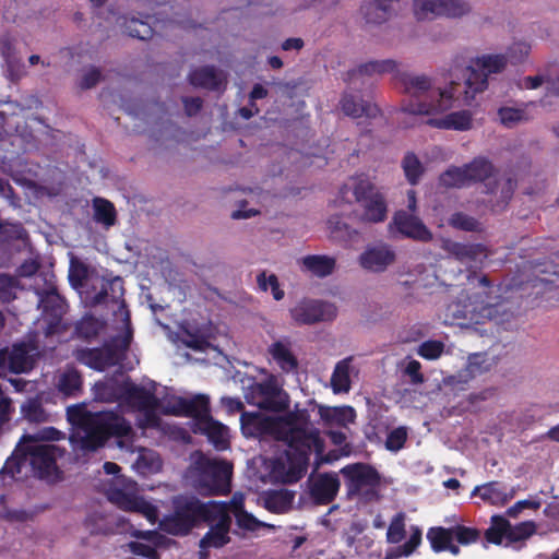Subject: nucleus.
<instances>
[{
  "label": "nucleus",
  "mask_w": 559,
  "mask_h": 559,
  "mask_svg": "<svg viewBox=\"0 0 559 559\" xmlns=\"http://www.w3.org/2000/svg\"><path fill=\"white\" fill-rule=\"evenodd\" d=\"M241 429L246 436L270 433L287 444L286 460L271 462L273 469L270 480L292 483L305 471L308 455L323 453L324 443L318 429L311 427L304 411L288 413L282 417H265L257 413L241 415Z\"/></svg>",
  "instance_id": "nucleus-1"
},
{
  "label": "nucleus",
  "mask_w": 559,
  "mask_h": 559,
  "mask_svg": "<svg viewBox=\"0 0 559 559\" xmlns=\"http://www.w3.org/2000/svg\"><path fill=\"white\" fill-rule=\"evenodd\" d=\"M154 403L147 408H138L143 418L140 425L144 428L158 427L159 418L156 412L166 415H183L194 419V431L205 435L217 450H225L229 444L228 428L210 416L209 397L197 395L192 400L169 396L158 400L151 393Z\"/></svg>",
  "instance_id": "nucleus-2"
},
{
  "label": "nucleus",
  "mask_w": 559,
  "mask_h": 559,
  "mask_svg": "<svg viewBox=\"0 0 559 559\" xmlns=\"http://www.w3.org/2000/svg\"><path fill=\"white\" fill-rule=\"evenodd\" d=\"M67 415L74 426L71 443L83 451H95L110 435L127 437L132 430L124 418L108 412L91 413L83 405L68 407Z\"/></svg>",
  "instance_id": "nucleus-3"
},
{
  "label": "nucleus",
  "mask_w": 559,
  "mask_h": 559,
  "mask_svg": "<svg viewBox=\"0 0 559 559\" xmlns=\"http://www.w3.org/2000/svg\"><path fill=\"white\" fill-rule=\"evenodd\" d=\"M245 497L235 493L229 504L215 501L202 502L192 496L173 498L174 520L181 524H230L233 518L237 524H265L243 509Z\"/></svg>",
  "instance_id": "nucleus-4"
},
{
  "label": "nucleus",
  "mask_w": 559,
  "mask_h": 559,
  "mask_svg": "<svg viewBox=\"0 0 559 559\" xmlns=\"http://www.w3.org/2000/svg\"><path fill=\"white\" fill-rule=\"evenodd\" d=\"M61 432L55 428H44L34 435H24L15 449V455L32 465L38 477L48 481L60 478L57 459L63 452L57 445L45 444L41 441L59 440Z\"/></svg>",
  "instance_id": "nucleus-5"
},
{
  "label": "nucleus",
  "mask_w": 559,
  "mask_h": 559,
  "mask_svg": "<svg viewBox=\"0 0 559 559\" xmlns=\"http://www.w3.org/2000/svg\"><path fill=\"white\" fill-rule=\"evenodd\" d=\"M231 473L233 466L228 462L194 451L190 455L186 477L201 493H226L229 491Z\"/></svg>",
  "instance_id": "nucleus-6"
},
{
  "label": "nucleus",
  "mask_w": 559,
  "mask_h": 559,
  "mask_svg": "<svg viewBox=\"0 0 559 559\" xmlns=\"http://www.w3.org/2000/svg\"><path fill=\"white\" fill-rule=\"evenodd\" d=\"M355 206L353 219L360 225L381 223L385 219L388 205L380 190L368 179H359L354 187Z\"/></svg>",
  "instance_id": "nucleus-7"
},
{
  "label": "nucleus",
  "mask_w": 559,
  "mask_h": 559,
  "mask_svg": "<svg viewBox=\"0 0 559 559\" xmlns=\"http://www.w3.org/2000/svg\"><path fill=\"white\" fill-rule=\"evenodd\" d=\"M95 396L103 402L121 400L134 408H147L154 399L151 392L133 383L127 382L122 373L105 379L94 385Z\"/></svg>",
  "instance_id": "nucleus-8"
},
{
  "label": "nucleus",
  "mask_w": 559,
  "mask_h": 559,
  "mask_svg": "<svg viewBox=\"0 0 559 559\" xmlns=\"http://www.w3.org/2000/svg\"><path fill=\"white\" fill-rule=\"evenodd\" d=\"M479 537L480 532L471 526H430L426 534L433 552H449L452 556L460 555L461 546L474 544Z\"/></svg>",
  "instance_id": "nucleus-9"
},
{
  "label": "nucleus",
  "mask_w": 559,
  "mask_h": 559,
  "mask_svg": "<svg viewBox=\"0 0 559 559\" xmlns=\"http://www.w3.org/2000/svg\"><path fill=\"white\" fill-rule=\"evenodd\" d=\"M107 498L119 509L140 513L152 523L158 518L156 507L139 495V487L134 480L119 477L107 490Z\"/></svg>",
  "instance_id": "nucleus-10"
},
{
  "label": "nucleus",
  "mask_w": 559,
  "mask_h": 559,
  "mask_svg": "<svg viewBox=\"0 0 559 559\" xmlns=\"http://www.w3.org/2000/svg\"><path fill=\"white\" fill-rule=\"evenodd\" d=\"M506 66L507 59L500 55L484 56L472 60L463 73L466 85L465 100L469 102L477 93L485 91L488 76L502 72Z\"/></svg>",
  "instance_id": "nucleus-11"
},
{
  "label": "nucleus",
  "mask_w": 559,
  "mask_h": 559,
  "mask_svg": "<svg viewBox=\"0 0 559 559\" xmlns=\"http://www.w3.org/2000/svg\"><path fill=\"white\" fill-rule=\"evenodd\" d=\"M84 302L95 307L99 305L111 306L112 311L124 308L123 285L119 277L106 280L102 276L91 277V286L82 292Z\"/></svg>",
  "instance_id": "nucleus-12"
},
{
  "label": "nucleus",
  "mask_w": 559,
  "mask_h": 559,
  "mask_svg": "<svg viewBox=\"0 0 559 559\" xmlns=\"http://www.w3.org/2000/svg\"><path fill=\"white\" fill-rule=\"evenodd\" d=\"M280 379L274 374H267L265 380L254 382L249 386L247 400L260 408L282 412L288 407L289 397L282 389Z\"/></svg>",
  "instance_id": "nucleus-13"
},
{
  "label": "nucleus",
  "mask_w": 559,
  "mask_h": 559,
  "mask_svg": "<svg viewBox=\"0 0 559 559\" xmlns=\"http://www.w3.org/2000/svg\"><path fill=\"white\" fill-rule=\"evenodd\" d=\"M386 540L392 546L385 552V559H397L413 555L423 540L418 526H388Z\"/></svg>",
  "instance_id": "nucleus-14"
},
{
  "label": "nucleus",
  "mask_w": 559,
  "mask_h": 559,
  "mask_svg": "<svg viewBox=\"0 0 559 559\" xmlns=\"http://www.w3.org/2000/svg\"><path fill=\"white\" fill-rule=\"evenodd\" d=\"M130 343V335L122 340L115 341L114 344L105 346L100 349H76L74 357L78 361L96 370H105L106 368L116 365L122 353L128 348Z\"/></svg>",
  "instance_id": "nucleus-15"
},
{
  "label": "nucleus",
  "mask_w": 559,
  "mask_h": 559,
  "mask_svg": "<svg viewBox=\"0 0 559 559\" xmlns=\"http://www.w3.org/2000/svg\"><path fill=\"white\" fill-rule=\"evenodd\" d=\"M342 473L350 480L349 493H356L366 501L379 498L378 487L380 484L379 474L370 466L355 464L342 469Z\"/></svg>",
  "instance_id": "nucleus-16"
},
{
  "label": "nucleus",
  "mask_w": 559,
  "mask_h": 559,
  "mask_svg": "<svg viewBox=\"0 0 559 559\" xmlns=\"http://www.w3.org/2000/svg\"><path fill=\"white\" fill-rule=\"evenodd\" d=\"M457 83L452 81L449 87L436 86L433 92L421 102H413L404 110L414 115L437 116L451 109L455 98Z\"/></svg>",
  "instance_id": "nucleus-17"
},
{
  "label": "nucleus",
  "mask_w": 559,
  "mask_h": 559,
  "mask_svg": "<svg viewBox=\"0 0 559 559\" xmlns=\"http://www.w3.org/2000/svg\"><path fill=\"white\" fill-rule=\"evenodd\" d=\"M395 248L384 241H376L366 246L358 257V263L365 271L381 274L396 263Z\"/></svg>",
  "instance_id": "nucleus-18"
},
{
  "label": "nucleus",
  "mask_w": 559,
  "mask_h": 559,
  "mask_svg": "<svg viewBox=\"0 0 559 559\" xmlns=\"http://www.w3.org/2000/svg\"><path fill=\"white\" fill-rule=\"evenodd\" d=\"M290 317L297 324L311 325L318 322L331 321L336 317V307L333 304L302 299L290 309Z\"/></svg>",
  "instance_id": "nucleus-19"
},
{
  "label": "nucleus",
  "mask_w": 559,
  "mask_h": 559,
  "mask_svg": "<svg viewBox=\"0 0 559 559\" xmlns=\"http://www.w3.org/2000/svg\"><path fill=\"white\" fill-rule=\"evenodd\" d=\"M36 349L32 343L15 344L11 349H1L0 367H7L14 373L26 372L33 368V354Z\"/></svg>",
  "instance_id": "nucleus-20"
},
{
  "label": "nucleus",
  "mask_w": 559,
  "mask_h": 559,
  "mask_svg": "<svg viewBox=\"0 0 559 559\" xmlns=\"http://www.w3.org/2000/svg\"><path fill=\"white\" fill-rule=\"evenodd\" d=\"M483 187V193L489 197L488 202L493 207L502 209L512 198L514 182L508 175L501 174L496 169L495 175L490 176Z\"/></svg>",
  "instance_id": "nucleus-21"
},
{
  "label": "nucleus",
  "mask_w": 559,
  "mask_h": 559,
  "mask_svg": "<svg viewBox=\"0 0 559 559\" xmlns=\"http://www.w3.org/2000/svg\"><path fill=\"white\" fill-rule=\"evenodd\" d=\"M495 365V359L485 353L471 354L467 358L466 366L455 376L444 379V384L455 388L459 384H465L476 376L487 372Z\"/></svg>",
  "instance_id": "nucleus-22"
},
{
  "label": "nucleus",
  "mask_w": 559,
  "mask_h": 559,
  "mask_svg": "<svg viewBox=\"0 0 559 559\" xmlns=\"http://www.w3.org/2000/svg\"><path fill=\"white\" fill-rule=\"evenodd\" d=\"M395 80L403 92L415 99L414 102H421L436 88L435 80L426 74L401 72L397 69Z\"/></svg>",
  "instance_id": "nucleus-23"
},
{
  "label": "nucleus",
  "mask_w": 559,
  "mask_h": 559,
  "mask_svg": "<svg viewBox=\"0 0 559 559\" xmlns=\"http://www.w3.org/2000/svg\"><path fill=\"white\" fill-rule=\"evenodd\" d=\"M440 246L451 258L466 265L488 257V250L481 243H463L443 238Z\"/></svg>",
  "instance_id": "nucleus-24"
},
{
  "label": "nucleus",
  "mask_w": 559,
  "mask_h": 559,
  "mask_svg": "<svg viewBox=\"0 0 559 559\" xmlns=\"http://www.w3.org/2000/svg\"><path fill=\"white\" fill-rule=\"evenodd\" d=\"M537 526H489L485 532V542L493 545L510 546L525 540L536 533Z\"/></svg>",
  "instance_id": "nucleus-25"
},
{
  "label": "nucleus",
  "mask_w": 559,
  "mask_h": 559,
  "mask_svg": "<svg viewBox=\"0 0 559 559\" xmlns=\"http://www.w3.org/2000/svg\"><path fill=\"white\" fill-rule=\"evenodd\" d=\"M399 64L391 59L388 60H376L361 63L346 72L344 81L348 84L364 83L365 78H371L373 75H381L384 73L397 72Z\"/></svg>",
  "instance_id": "nucleus-26"
},
{
  "label": "nucleus",
  "mask_w": 559,
  "mask_h": 559,
  "mask_svg": "<svg viewBox=\"0 0 559 559\" xmlns=\"http://www.w3.org/2000/svg\"><path fill=\"white\" fill-rule=\"evenodd\" d=\"M392 225L405 237L423 242L432 240V234L426 225L417 216L405 211H399L394 214Z\"/></svg>",
  "instance_id": "nucleus-27"
},
{
  "label": "nucleus",
  "mask_w": 559,
  "mask_h": 559,
  "mask_svg": "<svg viewBox=\"0 0 559 559\" xmlns=\"http://www.w3.org/2000/svg\"><path fill=\"white\" fill-rule=\"evenodd\" d=\"M308 484L311 498L317 503L331 502L340 489L337 476L328 473L311 475Z\"/></svg>",
  "instance_id": "nucleus-28"
},
{
  "label": "nucleus",
  "mask_w": 559,
  "mask_h": 559,
  "mask_svg": "<svg viewBox=\"0 0 559 559\" xmlns=\"http://www.w3.org/2000/svg\"><path fill=\"white\" fill-rule=\"evenodd\" d=\"M480 294L469 299L468 304L462 305L461 301H454L447 308V316L453 322L461 325L480 323Z\"/></svg>",
  "instance_id": "nucleus-29"
},
{
  "label": "nucleus",
  "mask_w": 559,
  "mask_h": 559,
  "mask_svg": "<svg viewBox=\"0 0 559 559\" xmlns=\"http://www.w3.org/2000/svg\"><path fill=\"white\" fill-rule=\"evenodd\" d=\"M350 213H335L326 221V228L330 237L337 241H348L358 236V230L354 227Z\"/></svg>",
  "instance_id": "nucleus-30"
},
{
  "label": "nucleus",
  "mask_w": 559,
  "mask_h": 559,
  "mask_svg": "<svg viewBox=\"0 0 559 559\" xmlns=\"http://www.w3.org/2000/svg\"><path fill=\"white\" fill-rule=\"evenodd\" d=\"M133 535L136 537L144 538L148 543L146 544L142 542H130L128 544V548L131 552L148 559H159L156 548L166 545L167 538L164 535H162L157 531H147L144 533L135 532Z\"/></svg>",
  "instance_id": "nucleus-31"
},
{
  "label": "nucleus",
  "mask_w": 559,
  "mask_h": 559,
  "mask_svg": "<svg viewBox=\"0 0 559 559\" xmlns=\"http://www.w3.org/2000/svg\"><path fill=\"white\" fill-rule=\"evenodd\" d=\"M369 526H349L345 532L343 539L348 547V554L364 556L374 543V536L367 528Z\"/></svg>",
  "instance_id": "nucleus-32"
},
{
  "label": "nucleus",
  "mask_w": 559,
  "mask_h": 559,
  "mask_svg": "<svg viewBox=\"0 0 559 559\" xmlns=\"http://www.w3.org/2000/svg\"><path fill=\"white\" fill-rule=\"evenodd\" d=\"M340 107L346 116L353 118H360L362 116L374 118L380 112L377 105L350 93L343 94L340 100Z\"/></svg>",
  "instance_id": "nucleus-33"
},
{
  "label": "nucleus",
  "mask_w": 559,
  "mask_h": 559,
  "mask_svg": "<svg viewBox=\"0 0 559 559\" xmlns=\"http://www.w3.org/2000/svg\"><path fill=\"white\" fill-rule=\"evenodd\" d=\"M38 296L39 307L45 312L47 323L51 326L57 325L64 311L63 300L52 286L43 293H38Z\"/></svg>",
  "instance_id": "nucleus-34"
},
{
  "label": "nucleus",
  "mask_w": 559,
  "mask_h": 559,
  "mask_svg": "<svg viewBox=\"0 0 559 559\" xmlns=\"http://www.w3.org/2000/svg\"><path fill=\"white\" fill-rule=\"evenodd\" d=\"M428 124L437 129L468 131L473 128V114L469 110L451 112L442 118H432Z\"/></svg>",
  "instance_id": "nucleus-35"
},
{
  "label": "nucleus",
  "mask_w": 559,
  "mask_h": 559,
  "mask_svg": "<svg viewBox=\"0 0 559 559\" xmlns=\"http://www.w3.org/2000/svg\"><path fill=\"white\" fill-rule=\"evenodd\" d=\"M189 81L197 87L216 90L226 82V76L223 71L206 66L193 70L189 75Z\"/></svg>",
  "instance_id": "nucleus-36"
},
{
  "label": "nucleus",
  "mask_w": 559,
  "mask_h": 559,
  "mask_svg": "<svg viewBox=\"0 0 559 559\" xmlns=\"http://www.w3.org/2000/svg\"><path fill=\"white\" fill-rule=\"evenodd\" d=\"M129 456L126 461L143 475L156 473L162 468L160 459L153 450L141 448L138 452L130 451Z\"/></svg>",
  "instance_id": "nucleus-37"
},
{
  "label": "nucleus",
  "mask_w": 559,
  "mask_h": 559,
  "mask_svg": "<svg viewBox=\"0 0 559 559\" xmlns=\"http://www.w3.org/2000/svg\"><path fill=\"white\" fill-rule=\"evenodd\" d=\"M267 353L284 372H292L298 369V360L293 354L288 341H276L267 348Z\"/></svg>",
  "instance_id": "nucleus-38"
},
{
  "label": "nucleus",
  "mask_w": 559,
  "mask_h": 559,
  "mask_svg": "<svg viewBox=\"0 0 559 559\" xmlns=\"http://www.w3.org/2000/svg\"><path fill=\"white\" fill-rule=\"evenodd\" d=\"M300 264L307 272L318 277L331 275L336 266V259L331 255H306L300 260Z\"/></svg>",
  "instance_id": "nucleus-39"
},
{
  "label": "nucleus",
  "mask_w": 559,
  "mask_h": 559,
  "mask_svg": "<svg viewBox=\"0 0 559 559\" xmlns=\"http://www.w3.org/2000/svg\"><path fill=\"white\" fill-rule=\"evenodd\" d=\"M353 358L347 357L338 361L331 377V386L334 393H347L350 390V376L355 373Z\"/></svg>",
  "instance_id": "nucleus-40"
},
{
  "label": "nucleus",
  "mask_w": 559,
  "mask_h": 559,
  "mask_svg": "<svg viewBox=\"0 0 559 559\" xmlns=\"http://www.w3.org/2000/svg\"><path fill=\"white\" fill-rule=\"evenodd\" d=\"M465 169L469 185L480 182L484 186L497 168L488 158L479 156L465 164Z\"/></svg>",
  "instance_id": "nucleus-41"
},
{
  "label": "nucleus",
  "mask_w": 559,
  "mask_h": 559,
  "mask_svg": "<svg viewBox=\"0 0 559 559\" xmlns=\"http://www.w3.org/2000/svg\"><path fill=\"white\" fill-rule=\"evenodd\" d=\"M230 526H210V531L200 540V559H207L210 548H219L229 542Z\"/></svg>",
  "instance_id": "nucleus-42"
},
{
  "label": "nucleus",
  "mask_w": 559,
  "mask_h": 559,
  "mask_svg": "<svg viewBox=\"0 0 559 559\" xmlns=\"http://www.w3.org/2000/svg\"><path fill=\"white\" fill-rule=\"evenodd\" d=\"M56 379V388L66 396H73L82 389V376L72 366L60 370Z\"/></svg>",
  "instance_id": "nucleus-43"
},
{
  "label": "nucleus",
  "mask_w": 559,
  "mask_h": 559,
  "mask_svg": "<svg viewBox=\"0 0 559 559\" xmlns=\"http://www.w3.org/2000/svg\"><path fill=\"white\" fill-rule=\"evenodd\" d=\"M479 311L480 322H483L484 319H489L496 321L497 323H503L509 321L514 314L509 302L501 301L493 305L487 302L483 294H480Z\"/></svg>",
  "instance_id": "nucleus-44"
},
{
  "label": "nucleus",
  "mask_w": 559,
  "mask_h": 559,
  "mask_svg": "<svg viewBox=\"0 0 559 559\" xmlns=\"http://www.w3.org/2000/svg\"><path fill=\"white\" fill-rule=\"evenodd\" d=\"M360 12L366 23L380 25L389 21L395 14V9H390L378 0H370L361 5Z\"/></svg>",
  "instance_id": "nucleus-45"
},
{
  "label": "nucleus",
  "mask_w": 559,
  "mask_h": 559,
  "mask_svg": "<svg viewBox=\"0 0 559 559\" xmlns=\"http://www.w3.org/2000/svg\"><path fill=\"white\" fill-rule=\"evenodd\" d=\"M320 417L326 424H336L341 426H346L349 423H354L356 414L355 411L349 406L343 407H329V406H320L319 407Z\"/></svg>",
  "instance_id": "nucleus-46"
},
{
  "label": "nucleus",
  "mask_w": 559,
  "mask_h": 559,
  "mask_svg": "<svg viewBox=\"0 0 559 559\" xmlns=\"http://www.w3.org/2000/svg\"><path fill=\"white\" fill-rule=\"evenodd\" d=\"M443 0H413V13L418 21H431L442 14Z\"/></svg>",
  "instance_id": "nucleus-47"
},
{
  "label": "nucleus",
  "mask_w": 559,
  "mask_h": 559,
  "mask_svg": "<svg viewBox=\"0 0 559 559\" xmlns=\"http://www.w3.org/2000/svg\"><path fill=\"white\" fill-rule=\"evenodd\" d=\"M473 495H478L483 500L489 501L492 504H504L513 498L514 491L504 492L498 487L497 483H489L476 487Z\"/></svg>",
  "instance_id": "nucleus-48"
},
{
  "label": "nucleus",
  "mask_w": 559,
  "mask_h": 559,
  "mask_svg": "<svg viewBox=\"0 0 559 559\" xmlns=\"http://www.w3.org/2000/svg\"><path fill=\"white\" fill-rule=\"evenodd\" d=\"M94 219L103 224L105 227H110L116 223V210L111 202L103 198H95L93 200Z\"/></svg>",
  "instance_id": "nucleus-49"
},
{
  "label": "nucleus",
  "mask_w": 559,
  "mask_h": 559,
  "mask_svg": "<svg viewBox=\"0 0 559 559\" xmlns=\"http://www.w3.org/2000/svg\"><path fill=\"white\" fill-rule=\"evenodd\" d=\"M448 224L454 229L468 231V233H483L484 225L475 217L464 213V212H454L448 218Z\"/></svg>",
  "instance_id": "nucleus-50"
},
{
  "label": "nucleus",
  "mask_w": 559,
  "mask_h": 559,
  "mask_svg": "<svg viewBox=\"0 0 559 559\" xmlns=\"http://www.w3.org/2000/svg\"><path fill=\"white\" fill-rule=\"evenodd\" d=\"M440 186L444 188H461L469 186L465 164L460 167H451L439 177Z\"/></svg>",
  "instance_id": "nucleus-51"
},
{
  "label": "nucleus",
  "mask_w": 559,
  "mask_h": 559,
  "mask_svg": "<svg viewBox=\"0 0 559 559\" xmlns=\"http://www.w3.org/2000/svg\"><path fill=\"white\" fill-rule=\"evenodd\" d=\"M97 276L88 271L87 266L79 260H71L69 270V280L71 284L78 287L91 286V277Z\"/></svg>",
  "instance_id": "nucleus-52"
},
{
  "label": "nucleus",
  "mask_w": 559,
  "mask_h": 559,
  "mask_svg": "<svg viewBox=\"0 0 559 559\" xmlns=\"http://www.w3.org/2000/svg\"><path fill=\"white\" fill-rule=\"evenodd\" d=\"M293 502V495L288 491H273L264 499L265 508L275 513L287 511Z\"/></svg>",
  "instance_id": "nucleus-53"
},
{
  "label": "nucleus",
  "mask_w": 559,
  "mask_h": 559,
  "mask_svg": "<svg viewBox=\"0 0 559 559\" xmlns=\"http://www.w3.org/2000/svg\"><path fill=\"white\" fill-rule=\"evenodd\" d=\"M123 25L126 32L131 37L146 40L153 36V28L147 21L130 16L126 17Z\"/></svg>",
  "instance_id": "nucleus-54"
},
{
  "label": "nucleus",
  "mask_w": 559,
  "mask_h": 559,
  "mask_svg": "<svg viewBox=\"0 0 559 559\" xmlns=\"http://www.w3.org/2000/svg\"><path fill=\"white\" fill-rule=\"evenodd\" d=\"M473 12V5L467 0H443L442 14L448 19H462Z\"/></svg>",
  "instance_id": "nucleus-55"
},
{
  "label": "nucleus",
  "mask_w": 559,
  "mask_h": 559,
  "mask_svg": "<svg viewBox=\"0 0 559 559\" xmlns=\"http://www.w3.org/2000/svg\"><path fill=\"white\" fill-rule=\"evenodd\" d=\"M402 166H403V169H404L407 180L412 185H416L419 177L421 176V174L424 171L423 165H421L420 160L418 159V157L413 153H408L404 157Z\"/></svg>",
  "instance_id": "nucleus-56"
},
{
  "label": "nucleus",
  "mask_w": 559,
  "mask_h": 559,
  "mask_svg": "<svg viewBox=\"0 0 559 559\" xmlns=\"http://www.w3.org/2000/svg\"><path fill=\"white\" fill-rule=\"evenodd\" d=\"M22 413L29 421L34 423L46 421L48 417L40 401L37 399H31L25 402L22 406Z\"/></svg>",
  "instance_id": "nucleus-57"
},
{
  "label": "nucleus",
  "mask_w": 559,
  "mask_h": 559,
  "mask_svg": "<svg viewBox=\"0 0 559 559\" xmlns=\"http://www.w3.org/2000/svg\"><path fill=\"white\" fill-rule=\"evenodd\" d=\"M103 329L104 323L94 317H85L78 324V333L85 338L98 335Z\"/></svg>",
  "instance_id": "nucleus-58"
},
{
  "label": "nucleus",
  "mask_w": 559,
  "mask_h": 559,
  "mask_svg": "<svg viewBox=\"0 0 559 559\" xmlns=\"http://www.w3.org/2000/svg\"><path fill=\"white\" fill-rule=\"evenodd\" d=\"M498 117L500 122L507 127H513L521 121L526 120L524 111L513 107L500 108L498 110Z\"/></svg>",
  "instance_id": "nucleus-59"
},
{
  "label": "nucleus",
  "mask_w": 559,
  "mask_h": 559,
  "mask_svg": "<svg viewBox=\"0 0 559 559\" xmlns=\"http://www.w3.org/2000/svg\"><path fill=\"white\" fill-rule=\"evenodd\" d=\"M258 284L262 290H267L269 286L276 300H281L284 297V292L280 288L277 277L274 274L266 276L262 273L258 276Z\"/></svg>",
  "instance_id": "nucleus-60"
},
{
  "label": "nucleus",
  "mask_w": 559,
  "mask_h": 559,
  "mask_svg": "<svg viewBox=\"0 0 559 559\" xmlns=\"http://www.w3.org/2000/svg\"><path fill=\"white\" fill-rule=\"evenodd\" d=\"M444 344L439 341H427L418 348V354L427 359H436L443 353Z\"/></svg>",
  "instance_id": "nucleus-61"
},
{
  "label": "nucleus",
  "mask_w": 559,
  "mask_h": 559,
  "mask_svg": "<svg viewBox=\"0 0 559 559\" xmlns=\"http://www.w3.org/2000/svg\"><path fill=\"white\" fill-rule=\"evenodd\" d=\"M17 287V282L14 277L0 273V294L4 301H9L15 297L14 292Z\"/></svg>",
  "instance_id": "nucleus-62"
},
{
  "label": "nucleus",
  "mask_w": 559,
  "mask_h": 559,
  "mask_svg": "<svg viewBox=\"0 0 559 559\" xmlns=\"http://www.w3.org/2000/svg\"><path fill=\"white\" fill-rule=\"evenodd\" d=\"M102 79H103V75H102V72L99 69L94 68V67L88 68L84 71V73L82 75V79L80 82V87L83 90L92 88L97 83H99Z\"/></svg>",
  "instance_id": "nucleus-63"
},
{
  "label": "nucleus",
  "mask_w": 559,
  "mask_h": 559,
  "mask_svg": "<svg viewBox=\"0 0 559 559\" xmlns=\"http://www.w3.org/2000/svg\"><path fill=\"white\" fill-rule=\"evenodd\" d=\"M406 437H407V432H406L405 428L400 427V428L394 429L389 435V437L386 439V442H385L386 448L389 450H393V451L400 450L404 445Z\"/></svg>",
  "instance_id": "nucleus-64"
}]
</instances>
